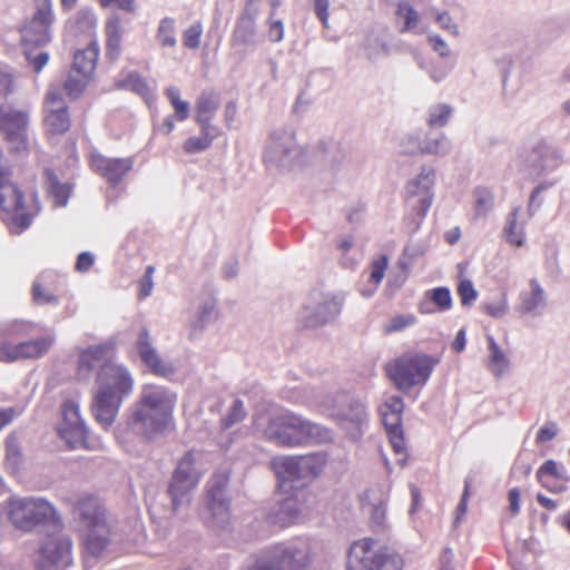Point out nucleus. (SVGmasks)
Masks as SVG:
<instances>
[{
  "label": "nucleus",
  "mask_w": 570,
  "mask_h": 570,
  "mask_svg": "<svg viewBox=\"0 0 570 570\" xmlns=\"http://www.w3.org/2000/svg\"><path fill=\"white\" fill-rule=\"evenodd\" d=\"M203 29L200 23H194L184 31V46L189 49H197L200 45Z\"/></svg>",
  "instance_id": "338daca9"
},
{
  "label": "nucleus",
  "mask_w": 570,
  "mask_h": 570,
  "mask_svg": "<svg viewBox=\"0 0 570 570\" xmlns=\"http://www.w3.org/2000/svg\"><path fill=\"white\" fill-rule=\"evenodd\" d=\"M347 400V395L344 392H337L335 394L321 395L320 393L313 394L311 400H307L309 405L317 406L322 412L331 416V411L325 409V404H334L335 411L341 410V404Z\"/></svg>",
  "instance_id": "49530a36"
},
{
  "label": "nucleus",
  "mask_w": 570,
  "mask_h": 570,
  "mask_svg": "<svg viewBox=\"0 0 570 570\" xmlns=\"http://www.w3.org/2000/svg\"><path fill=\"white\" fill-rule=\"evenodd\" d=\"M425 296H426L428 301L421 302L419 305V309L422 314H431L434 312V309L431 308V306H430L431 304H434L439 312H446L452 308L451 292L445 286H439V287L429 289L425 293Z\"/></svg>",
  "instance_id": "72a5a7b5"
},
{
  "label": "nucleus",
  "mask_w": 570,
  "mask_h": 570,
  "mask_svg": "<svg viewBox=\"0 0 570 570\" xmlns=\"http://www.w3.org/2000/svg\"><path fill=\"white\" fill-rule=\"evenodd\" d=\"M106 32V56L110 60H116L121 53V41L124 30L121 28V18L117 12L111 13L105 27Z\"/></svg>",
  "instance_id": "c756f323"
},
{
  "label": "nucleus",
  "mask_w": 570,
  "mask_h": 570,
  "mask_svg": "<svg viewBox=\"0 0 570 570\" xmlns=\"http://www.w3.org/2000/svg\"><path fill=\"white\" fill-rule=\"evenodd\" d=\"M61 415L57 432L68 449H91L88 443V430L80 416L78 404L71 400L66 401L61 407Z\"/></svg>",
  "instance_id": "f8f14e48"
},
{
  "label": "nucleus",
  "mask_w": 570,
  "mask_h": 570,
  "mask_svg": "<svg viewBox=\"0 0 570 570\" xmlns=\"http://www.w3.org/2000/svg\"><path fill=\"white\" fill-rule=\"evenodd\" d=\"M325 409L331 411V416L346 430L351 438L357 439L361 436L362 428L367 422V412L364 403L351 400L346 410L335 411L334 404H325Z\"/></svg>",
  "instance_id": "aec40b11"
},
{
  "label": "nucleus",
  "mask_w": 570,
  "mask_h": 570,
  "mask_svg": "<svg viewBox=\"0 0 570 570\" xmlns=\"http://www.w3.org/2000/svg\"><path fill=\"white\" fill-rule=\"evenodd\" d=\"M390 443L394 450V452L399 455H403L402 458L397 459V463L400 465H404L406 462V455H405V441L403 435V430L399 429L397 431L391 430L386 431Z\"/></svg>",
  "instance_id": "052dcab7"
},
{
  "label": "nucleus",
  "mask_w": 570,
  "mask_h": 570,
  "mask_svg": "<svg viewBox=\"0 0 570 570\" xmlns=\"http://www.w3.org/2000/svg\"><path fill=\"white\" fill-rule=\"evenodd\" d=\"M177 396L169 389L146 384L137 400L127 409L126 426L146 442L163 434L171 419Z\"/></svg>",
  "instance_id": "f03ea898"
},
{
  "label": "nucleus",
  "mask_w": 570,
  "mask_h": 570,
  "mask_svg": "<svg viewBox=\"0 0 570 570\" xmlns=\"http://www.w3.org/2000/svg\"><path fill=\"white\" fill-rule=\"evenodd\" d=\"M22 460L19 440L14 434H10L6 440V462L11 469H18Z\"/></svg>",
  "instance_id": "603ef678"
},
{
  "label": "nucleus",
  "mask_w": 570,
  "mask_h": 570,
  "mask_svg": "<svg viewBox=\"0 0 570 570\" xmlns=\"http://www.w3.org/2000/svg\"><path fill=\"white\" fill-rule=\"evenodd\" d=\"M136 346L142 363L153 374L169 377L175 373L173 363L164 360L150 343L147 328L140 331Z\"/></svg>",
  "instance_id": "412c9836"
},
{
  "label": "nucleus",
  "mask_w": 570,
  "mask_h": 570,
  "mask_svg": "<svg viewBox=\"0 0 570 570\" xmlns=\"http://www.w3.org/2000/svg\"><path fill=\"white\" fill-rule=\"evenodd\" d=\"M56 342V335L49 333L35 340L17 343V361L36 360L45 356Z\"/></svg>",
  "instance_id": "bb28decb"
},
{
  "label": "nucleus",
  "mask_w": 570,
  "mask_h": 570,
  "mask_svg": "<svg viewBox=\"0 0 570 570\" xmlns=\"http://www.w3.org/2000/svg\"><path fill=\"white\" fill-rule=\"evenodd\" d=\"M489 343V361L488 367L495 375L501 376L509 366V360L502 352L493 336H488Z\"/></svg>",
  "instance_id": "c03bdc74"
},
{
  "label": "nucleus",
  "mask_w": 570,
  "mask_h": 570,
  "mask_svg": "<svg viewBox=\"0 0 570 570\" xmlns=\"http://www.w3.org/2000/svg\"><path fill=\"white\" fill-rule=\"evenodd\" d=\"M55 20L49 0L38 7L30 21L21 29L23 47H43L51 40V26Z\"/></svg>",
  "instance_id": "2eb2a0df"
},
{
  "label": "nucleus",
  "mask_w": 570,
  "mask_h": 570,
  "mask_svg": "<svg viewBox=\"0 0 570 570\" xmlns=\"http://www.w3.org/2000/svg\"><path fill=\"white\" fill-rule=\"evenodd\" d=\"M547 293L535 278L529 281L518 296L517 311L523 315L540 316L547 307Z\"/></svg>",
  "instance_id": "393cba45"
},
{
  "label": "nucleus",
  "mask_w": 570,
  "mask_h": 570,
  "mask_svg": "<svg viewBox=\"0 0 570 570\" xmlns=\"http://www.w3.org/2000/svg\"><path fill=\"white\" fill-rule=\"evenodd\" d=\"M402 559L386 550L374 549L372 539L356 541L347 554V570H401Z\"/></svg>",
  "instance_id": "0eeeda50"
},
{
  "label": "nucleus",
  "mask_w": 570,
  "mask_h": 570,
  "mask_svg": "<svg viewBox=\"0 0 570 570\" xmlns=\"http://www.w3.org/2000/svg\"><path fill=\"white\" fill-rule=\"evenodd\" d=\"M14 88L12 75L0 69V108L11 105Z\"/></svg>",
  "instance_id": "5fc2aeb1"
},
{
  "label": "nucleus",
  "mask_w": 570,
  "mask_h": 570,
  "mask_svg": "<svg viewBox=\"0 0 570 570\" xmlns=\"http://www.w3.org/2000/svg\"><path fill=\"white\" fill-rule=\"evenodd\" d=\"M520 206L513 207L505 218L503 236L510 245L521 247L525 240L524 223L518 222Z\"/></svg>",
  "instance_id": "f704fd0d"
},
{
  "label": "nucleus",
  "mask_w": 570,
  "mask_h": 570,
  "mask_svg": "<svg viewBox=\"0 0 570 570\" xmlns=\"http://www.w3.org/2000/svg\"><path fill=\"white\" fill-rule=\"evenodd\" d=\"M538 482L547 490L556 493L564 492L570 482V474L564 464L554 460H547L537 470Z\"/></svg>",
  "instance_id": "b1692460"
},
{
  "label": "nucleus",
  "mask_w": 570,
  "mask_h": 570,
  "mask_svg": "<svg viewBox=\"0 0 570 570\" xmlns=\"http://www.w3.org/2000/svg\"><path fill=\"white\" fill-rule=\"evenodd\" d=\"M559 166L558 157L543 146L534 147L523 161L521 171L529 179H537Z\"/></svg>",
  "instance_id": "5701e85b"
},
{
  "label": "nucleus",
  "mask_w": 570,
  "mask_h": 570,
  "mask_svg": "<svg viewBox=\"0 0 570 570\" xmlns=\"http://www.w3.org/2000/svg\"><path fill=\"white\" fill-rule=\"evenodd\" d=\"M366 58L371 61H377L390 55L391 48L387 41V33L382 30H370L365 33L362 42Z\"/></svg>",
  "instance_id": "c85d7f7f"
},
{
  "label": "nucleus",
  "mask_w": 570,
  "mask_h": 570,
  "mask_svg": "<svg viewBox=\"0 0 570 570\" xmlns=\"http://www.w3.org/2000/svg\"><path fill=\"white\" fill-rule=\"evenodd\" d=\"M43 177L47 190L53 198L55 205L65 207L70 196V185L60 183L56 173L50 168L43 170Z\"/></svg>",
  "instance_id": "e433bc0d"
},
{
  "label": "nucleus",
  "mask_w": 570,
  "mask_h": 570,
  "mask_svg": "<svg viewBox=\"0 0 570 570\" xmlns=\"http://www.w3.org/2000/svg\"><path fill=\"white\" fill-rule=\"evenodd\" d=\"M46 108L48 111H67L62 92L58 87H50L46 95Z\"/></svg>",
  "instance_id": "4d7b16f0"
},
{
  "label": "nucleus",
  "mask_w": 570,
  "mask_h": 570,
  "mask_svg": "<svg viewBox=\"0 0 570 570\" xmlns=\"http://www.w3.org/2000/svg\"><path fill=\"white\" fill-rule=\"evenodd\" d=\"M301 423V416L289 411H283L268 420L265 428L266 438L284 446L298 445L297 424Z\"/></svg>",
  "instance_id": "a211bd4d"
},
{
  "label": "nucleus",
  "mask_w": 570,
  "mask_h": 570,
  "mask_svg": "<svg viewBox=\"0 0 570 570\" xmlns=\"http://www.w3.org/2000/svg\"><path fill=\"white\" fill-rule=\"evenodd\" d=\"M298 445L303 443H326L332 441V431L301 416L297 424Z\"/></svg>",
  "instance_id": "2f4dec72"
},
{
  "label": "nucleus",
  "mask_w": 570,
  "mask_h": 570,
  "mask_svg": "<svg viewBox=\"0 0 570 570\" xmlns=\"http://www.w3.org/2000/svg\"><path fill=\"white\" fill-rule=\"evenodd\" d=\"M423 139L416 134H407L400 141L401 153L404 155H422Z\"/></svg>",
  "instance_id": "bf43d9fd"
},
{
  "label": "nucleus",
  "mask_w": 570,
  "mask_h": 570,
  "mask_svg": "<svg viewBox=\"0 0 570 570\" xmlns=\"http://www.w3.org/2000/svg\"><path fill=\"white\" fill-rule=\"evenodd\" d=\"M257 18L239 17L236 20L230 36V46L239 59H244L248 51H253L264 41L256 26Z\"/></svg>",
  "instance_id": "6ab92c4d"
},
{
  "label": "nucleus",
  "mask_w": 570,
  "mask_h": 570,
  "mask_svg": "<svg viewBox=\"0 0 570 570\" xmlns=\"http://www.w3.org/2000/svg\"><path fill=\"white\" fill-rule=\"evenodd\" d=\"M46 275L42 274L38 279H36L32 284V299L38 305H58L59 298L52 293L45 289L42 285V281H45Z\"/></svg>",
  "instance_id": "3c124183"
},
{
  "label": "nucleus",
  "mask_w": 570,
  "mask_h": 570,
  "mask_svg": "<svg viewBox=\"0 0 570 570\" xmlns=\"http://www.w3.org/2000/svg\"><path fill=\"white\" fill-rule=\"evenodd\" d=\"M246 416L244 403L242 400H234L228 413L220 420L222 429L227 430L235 423L240 422Z\"/></svg>",
  "instance_id": "864d4df0"
},
{
  "label": "nucleus",
  "mask_w": 570,
  "mask_h": 570,
  "mask_svg": "<svg viewBox=\"0 0 570 570\" xmlns=\"http://www.w3.org/2000/svg\"><path fill=\"white\" fill-rule=\"evenodd\" d=\"M9 338L0 332V362L3 363L17 362V344L11 343Z\"/></svg>",
  "instance_id": "680f3d73"
},
{
  "label": "nucleus",
  "mask_w": 570,
  "mask_h": 570,
  "mask_svg": "<svg viewBox=\"0 0 570 570\" xmlns=\"http://www.w3.org/2000/svg\"><path fill=\"white\" fill-rule=\"evenodd\" d=\"M228 482L227 472H216L210 478L207 490V508L212 515L213 527L222 530L227 528L230 520Z\"/></svg>",
  "instance_id": "4468645a"
},
{
  "label": "nucleus",
  "mask_w": 570,
  "mask_h": 570,
  "mask_svg": "<svg viewBox=\"0 0 570 570\" xmlns=\"http://www.w3.org/2000/svg\"><path fill=\"white\" fill-rule=\"evenodd\" d=\"M403 399L399 395L387 396L380 407L382 422L386 431L402 429Z\"/></svg>",
  "instance_id": "7c9ffc66"
},
{
  "label": "nucleus",
  "mask_w": 570,
  "mask_h": 570,
  "mask_svg": "<svg viewBox=\"0 0 570 570\" xmlns=\"http://www.w3.org/2000/svg\"><path fill=\"white\" fill-rule=\"evenodd\" d=\"M434 19L435 22L440 26V28L446 30L452 36L458 37L460 35L459 26L454 22L449 11H438L435 13Z\"/></svg>",
  "instance_id": "774afa93"
},
{
  "label": "nucleus",
  "mask_w": 570,
  "mask_h": 570,
  "mask_svg": "<svg viewBox=\"0 0 570 570\" xmlns=\"http://www.w3.org/2000/svg\"><path fill=\"white\" fill-rule=\"evenodd\" d=\"M116 87L118 89L135 92L142 97L145 100L151 96L147 80L137 71H130L125 76V78L117 80Z\"/></svg>",
  "instance_id": "79ce46f5"
},
{
  "label": "nucleus",
  "mask_w": 570,
  "mask_h": 570,
  "mask_svg": "<svg viewBox=\"0 0 570 570\" xmlns=\"http://www.w3.org/2000/svg\"><path fill=\"white\" fill-rule=\"evenodd\" d=\"M436 170L432 165H422L420 174L406 184L407 200L413 210L420 217L414 230L419 229L423 218L428 214L433 198Z\"/></svg>",
  "instance_id": "9b49d317"
},
{
  "label": "nucleus",
  "mask_w": 570,
  "mask_h": 570,
  "mask_svg": "<svg viewBox=\"0 0 570 570\" xmlns=\"http://www.w3.org/2000/svg\"><path fill=\"white\" fill-rule=\"evenodd\" d=\"M77 513L86 529L83 540L86 551L94 557H99L109 541V528L104 507L97 498L86 497L78 502Z\"/></svg>",
  "instance_id": "39448f33"
},
{
  "label": "nucleus",
  "mask_w": 570,
  "mask_h": 570,
  "mask_svg": "<svg viewBox=\"0 0 570 570\" xmlns=\"http://www.w3.org/2000/svg\"><path fill=\"white\" fill-rule=\"evenodd\" d=\"M301 156L294 134L286 129L274 130L264 151V161L278 168H291Z\"/></svg>",
  "instance_id": "ddd939ff"
},
{
  "label": "nucleus",
  "mask_w": 570,
  "mask_h": 570,
  "mask_svg": "<svg viewBox=\"0 0 570 570\" xmlns=\"http://www.w3.org/2000/svg\"><path fill=\"white\" fill-rule=\"evenodd\" d=\"M98 59V48L96 45H89L73 55L71 71L83 76H91L96 69Z\"/></svg>",
  "instance_id": "c9c22d12"
},
{
  "label": "nucleus",
  "mask_w": 570,
  "mask_h": 570,
  "mask_svg": "<svg viewBox=\"0 0 570 570\" xmlns=\"http://www.w3.org/2000/svg\"><path fill=\"white\" fill-rule=\"evenodd\" d=\"M95 367L99 371L91 409L96 421L107 429L115 422L122 402L131 395L134 379L126 366L112 360V346L109 344L89 346L79 354L80 376L88 379Z\"/></svg>",
  "instance_id": "f257e3e1"
},
{
  "label": "nucleus",
  "mask_w": 570,
  "mask_h": 570,
  "mask_svg": "<svg viewBox=\"0 0 570 570\" xmlns=\"http://www.w3.org/2000/svg\"><path fill=\"white\" fill-rule=\"evenodd\" d=\"M45 121L52 134H65L70 127V118L68 115V110L48 111Z\"/></svg>",
  "instance_id": "8fccbe9b"
},
{
  "label": "nucleus",
  "mask_w": 570,
  "mask_h": 570,
  "mask_svg": "<svg viewBox=\"0 0 570 570\" xmlns=\"http://www.w3.org/2000/svg\"><path fill=\"white\" fill-rule=\"evenodd\" d=\"M220 105L219 95L213 89H206L200 92L198 96L195 110L196 117L195 120L199 127L214 126L212 124L213 118L215 117L216 111L218 110Z\"/></svg>",
  "instance_id": "a878e982"
},
{
  "label": "nucleus",
  "mask_w": 570,
  "mask_h": 570,
  "mask_svg": "<svg viewBox=\"0 0 570 570\" xmlns=\"http://www.w3.org/2000/svg\"><path fill=\"white\" fill-rule=\"evenodd\" d=\"M440 360L424 353H406L390 364L387 373L394 385L403 392L424 385Z\"/></svg>",
  "instance_id": "20e7f679"
},
{
  "label": "nucleus",
  "mask_w": 570,
  "mask_h": 570,
  "mask_svg": "<svg viewBox=\"0 0 570 570\" xmlns=\"http://www.w3.org/2000/svg\"><path fill=\"white\" fill-rule=\"evenodd\" d=\"M308 567L307 549L293 543H277L258 551L247 570H308Z\"/></svg>",
  "instance_id": "423d86ee"
},
{
  "label": "nucleus",
  "mask_w": 570,
  "mask_h": 570,
  "mask_svg": "<svg viewBox=\"0 0 570 570\" xmlns=\"http://www.w3.org/2000/svg\"><path fill=\"white\" fill-rule=\"evenodd\" d=\"M327 456L324 452H314L299 456H283L274 461L277 478L283 483L302 482L316 478L325 466Z\"/></svg>",
  "instance_id": "1a4fd4ad"
},
{
  "label": "nucleus",
  "mask_w": 570,
  "mask_h": 570,
  "mask_svg": "<svg viewBox=\"0 0 570 570\" xmlns=\"http://www.w3.org/2000/svg\"><path fill=\"white\" fill-rule=\"evenodd\" d=\"M216 302L214 298H206L198 307L195 320L190 324V336L195 337L216 318Z\"/></svg>",
  "instance_id": "58836bf2"
},
{
  "label": "nucleus",
  "mask_w": 570,
  "mask_h": 570,
  "mask_svg": "<svg viewBox=\"0 0 570 570\" xmlns=\"http://www.w3.org/2000/svg\"><path fill=\"white\" fill-rule=\"evenodd\" d=\"M458 294L463 306H471L478 297V292L470 279H462L459 283Z\"/></svg>",
  "instance_id": "e2e57ef3"
},
{
  "label": "nucleus",
  "mask_w": 570,
  "mask_h": 570,
  "mask_svg": "<svg viewBox=\"0 0 570 570\" xmlns=\"http://www.w3.org/2000/svg\"><path fill=\"white\" fill-rule=\"evenodd\" d=\"M200 136L189 137L183 145V149L187 154H198L208 149L214 139L219 135L216 126L199 127Z\"/></svg>",
  "instance_id": "4c0bfd02"
},
{
  "label": "nucleus",
  "mask_w": 570,
  "mask_h": 570,
  "mask_svg": "<svg viewBox=\"0 0 570 570\" xmlns=\"http://www.w3.org/2000/svg\"><path fill=\"white\" fill-rule=\"evenodd\" d=\"M154 273L155 267L153 265H148L145 269L142 277L139 281V299H145L146 297L151 295L154 288Z\"/></svg>",
  "instance_id": "0e129e2a"
},
{
  "label": "nucleus",
  "mask_w": 570,
  "mask_h": 570,
  "mask_svg": "<svg viewBox=\"0 0 570 570\" xmlns=\"http://www.w3.org/2000/svg\"><path fill=\"white\" fill-rule=\"evenodd\" d=\"M416 323V317L412 314H400L393 316L390 322L385 325V333L401 332L406 327H410Z\"/></svg>",
  "instance_id": "13d9d810"
},
{
  "label": "nucleus",
  "mask_w": 570,
  "mask_h": 570,
  "mask_svg": "<svg viewBox=\"0 0 570 570\" xmlns=\"http://www.w3.org/2000/svg\"><path fill=\"white\" fill-rule=\"evenodd\" d=\"M8 519L16 529L24 532H30L41 524L57 525L59 523V517L53 505L42 498L35 497L10 498Z\"/></svg>",
  "instance_id": "7ed1b4c3"
},
{
  "label": "nucleus",
  "mask_w": 570,
  "mask_h": 570,
  "mask_svg": "<svg viewBox=\"0 0 570 570\" xmlns=\"http://www.w3.org/2000/svg\"><path fill=\"white\" fill-rule=\"evenodd\" d=\"M42 327L31 321L11 320L0 323V332L9 337H24L39 333Z\"/></svg>",
  "instance_id": "ea45409f"
},
{
  "label": "nucleus",
  "mask_w": 570,
  "mask_h": 570,
  "mask_svg": "<svg viewBox=\"0 0 570 570\" xmlns=\"http://www.w3.org/2000/svg\"><path fill=\"white\" fill-rule=\"evenodd\" d=\"M71 540L62 534L57 533L48 535L40 549L38 567L40 570H62L72 562Z\"/></svg>",
  "instance_id": "dca6fc26"
},
{
  "label": "nucleus",
  "mask_w": 570,
  "mask_h": 570,
  "mask_svg": "<svg viewBox=\"0 0 570 570\" xmlns=\"http://www.w3.org/2000/svg\"><path fill=\"white\" fill-rule=\"evenodd\" d=\"M175 33H176L175 20L166 17V18L161 19L159 22L157 33H156V39H157L158 43L160 45V47L174 48L177 45V39H176Z\"/></svg>",
  "instance_id": "a18cd8bd"
},
{
  "label": "nucleus",
  "mask_w": 570,
  "mask_h": 570,
  "mask_svg": "<svg viewBox=\"0 0 570 570\" xmlns=\"http://www.w3.org/2000/svg\"><path fill=\"white\" fill-rule=\"evenodd\" d=\"M24 55L29 63L32 66L36 72H40L42 68L48 63L49 55L48 52L41 50L38 53L33 55L32 50L36 47H23Z\"/></svg>",
  "instance_id": "69168bd1"
},
{
  "label": "nucleus",
  "mask_w": 570,
  "mask_h": 570,
  "mask_svg": "<svg viewBox=\"0 0 570 570\" xmlns=\"http://www.w3.org/2000/svg\"><path fill=\"white\" fill-rule=\"evenodd\" d=\"M29 114L10 106L0 108V131L10 149L19 153L27 148Z\"/></svg>",
  "instance_id": "f3484780"
},
{
  "label": "nucleus",
  "mask_w": 570,
  "mask_h": 570,
  "mask_svg": "<svg viewBox=\"0 0 570 570\" xmlns=\"http://www.w3.org/2000/svg\"><path fill=\"white\" fill-rule=\"evenodd\" d=\"M299 515V511L293 499L287 498L269 507L266 520L269 524L281 528L289 525Z\"/></svg>",
  "instance_id": "cd10ccee"
},
{
  "label": "nucleus",
  "mask_w": 570,
  "mask_h": 570,
  "mask_svg": "<svg viewBox=\"0 0 570 570\" xmlns=\"http://www.w3.org/2000/svg\"><path fill=\"white\" fill-rule=\"evenodd\" d=\"M342 306L343 299L337 295L314 291L299 314V323L306 328L325 326L337 318Z\"/></svg>",
  "instance_id": "9d476101"
},
{
  "label": "nucleus",
  "mask_w": 570,
  "mask_h": 570,
  "mask_svg": "<svg viewBox=\"0 0 570 570\" xmlns=\"http://www.w3.org/2000/svg\"><path fill=\"white\" fill-rule=\"evenodd\" d=\"M89 77L70 71L62 86L68 97L71 99L79 98L88 85Z\"/></svg>",
  "instance_id": "de8ad7c7"
},
{
  "label": "nucleus",
  "mask_w": 570,
  "mask_h": 570,
  "mask_svg": "<svg viewBox=\"0 0 570 570\" xmlns=\"http://www.w3.org/2000/svg\"><path fill=\"white\" fill-rule=\"evenodd\" d=\"M346 157V150L340 144L331 141L324 145V160L332 167L341 164Z\"/></svg>",
  "instance_id": "6e6d98bb"
},
{
  "label": "nucleus",
  "mask_w": 570,
  "mask_h": 570,
  "mask_svg": "<svg viewBox=\"0 0 570 570\" xmlns=\"http://www.w3.org/2000/svg\"><path fill=\"white\" fill-rule=\"evenodd\" d=\"M473 197L474 218L487 217L488 214L494 208L493 193L488 187L479 186L473 190Z\"/></svg>",
  "instance_id": "37998d69"
},
{
  "label": "nucleus",
  "mask_w": 570,
  "mask_h": 570,
  "mask_svg": "<svg viewBox=\"0 0 570 570\" xmlns=\"http://www.w3.org/2000/svg\"><path fill=\"white\" fill-rule=\"evenodd\" d=\"M453 148L451 139L446 134L429 131L423 137L422 155L445 157Z\"/></svg>",
  "instance_id": "473e14b6"
},
{
  "label": "nucleus",
  "mask_w": 570,
  "mask_h": 570,
  "mask_svg": "<svg viewBox=\"0 0 570 570\" xmlns=\"http://www.w3.org/2000/svg\"><path fill=\"white\" fill-rule=\"evenodd\" d=\"M165 95L175 110L176 119L179 121L186 120L189 116V104L180 98V90L170 86L166 89Z\"/></svg>",
  "instance_id": "09e8293b"
},
{
  "label": "nucleus",
  "mask_w": 570,
  "mask_h": 570,
  "mask_svg": "<svg viewBox=\"0 0 570 570\" xmlns=\"http://www.w3.org/2000/svg\"><path fill=\"white\" fill-rule=\"evenodd\" d=\"M200 473L193 451L187 452L178 462L167 487L171 510L178 511L191 500V492L197 487Z\"/></svg>",
  "instance_id": "6e6552de"
},
{
  "label": "nucleus",
  "mask_w": 570,
  "mask_h": 570,
  "mask_svg": "<svg viewBox=\"0 0 570 570\" xmlns=\"http://www.w3.org/2000/svg\"><path fill=\"white\" fill-rule=\"evenodd\" d=\"M454 109L451 105L445 102H438L431 105L426 110V125L430 128H443L445 127L452 116H453Z\"/></svg>",
  "instance_id": "a19ab883"
},
{
  "label": "nucleus",
  "mask_w": 570,
  "mask_h": 570,
  "mask_svg": "<svg viewBox=\"0 0 570 570\" xmlns=\"http://www.w3.org/2000/svg\"><path fill=\"white\" fill-rule=\"evenodd\" d=\"M91 166L112 187H116L122 178L132 169L134 158H109L102 155H92Z\"/></svg>",
  "instance_id": "4be33fe9"
}]
</instances>
